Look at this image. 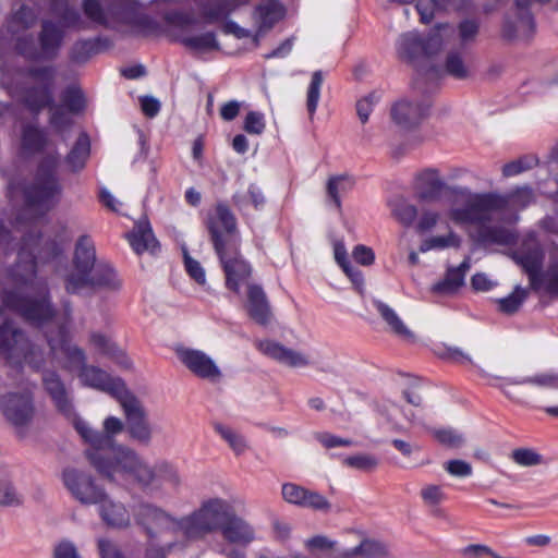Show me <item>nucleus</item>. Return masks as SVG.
I'll return each mask as SVG.
<instances>
[{
    "label": "nucleus",
    "mask_w": 558,
    "mask_h": 558,
    "mask_svg": "<svg viewBox=\"0 0 558 558\" xmlns=\"http://www.w3.org/2000/svg\"><path fill=\"white\" fill-rule=\"evenodd\" d=\"M56 163V159L44 161L34 181L24 190L26 207L16 219L13 231L22 234V243L17 248V263L10 270L16 288L4 292L3 303L33 325H54L56 330L46 331L52 359L63 369L78 373L86 365V354L70 340L66 326L72 313L70 303L63 305L64 322L57 324L47 284L36 279L37 260L48 262L58 257L71 241V232L63 222L54 225L51 232L45 235L38 230L39 219L57 205L61 194Z\"/></svg>",
    "instance_id": "f257e3e1"
},
{
    "label": "nucleus",
    "mask_w": 558,
    "mask_h": 558,
    "mask_svg": "<svg viewBox=\"0 0 558 558\" xmlns=\"http://www.w3.org/2000/svg\"><path fill=\"white\" fill-rule=\"evenodd\" d=\"M75 427L87 445L88 461L109 481H116V475L120 474L144 490L161 482L174 488L180 485V474L172 463L161 460L150 465L135 450L117 444L114 437L123 430L120 418L108 416L104 430H96L81 420L75 422Z\"/></svg>",
    "instance_id": "f03ea898"
},
{
    "label": "nucleus",
    "mask_w": 558,
    "mask_h": 558,
    "mask_svg": "<svg viewBox=\"0 0 558 558\" xmlns=\"http://www.w3.org/2000/svg\"><path fill=\"white\" fill-rule=\"evenodd\" d=\"M230 510L231 507L226 500L211 498L202 502L192 513L175 518L160 507L144 504L137 511V519L151 537L160 533H181L185 541L192 542L203 539L214 531H221Z\"/></svg>",
    "instance_id": "7ed1b4c3"
},
{
    "label": "nucleus",
    "mask_w": 558,
    "mask_h": 558,
    "mask_svg": "<svg viewBox=\"0 0 558 558\" xmlns=\"http://www.w3.org/2000/svg\"><path fill=\"white\" fill-rule=\"evenodd\" d=\"M453 197L449 218L459 226L477 228L475 241L482 245H508L513 234L500 227H489L495 216L505 211L507 199L495 192L473 193L466 186L454 185L448 189Z\"/></svg>",
    "instance_id": "20e7f679"
},
{
    "label": "nucleus",
    "mask_w": 558,
    "mask_h": 558,
    "mask_svg": "<svg viewBox=\"0 0 558 558\" xmlns=\"http://www.w3.org/2000/svg\"><path fill=\"white\" fill-rule=\"evenodd\" d=\"M206 227L223 269L226 286L239 293L241 286L247 283L252 275V266L241 254V236L236 219L229 206L218 203L207 215Z\"/></svg>",
    "instance_id": "39448f33"
},
{
    "label": "nucleus",
    "mask_w": 558,
    "mask_h": 558,
    "mask_svg": "<svg viewBox=\"0 0 558 558\" xmlns=\"http://www.w3.org/2000/svg\"><path fill=\"white\" fill-rule=\"evenodd\" d=\"M0 353L10 364L20 365L23 359L36 371H39L46 362L44 351L38 345L31 343L24 332L9 322L0 326Z\"/></svg>",
    "instance_id": "423d86ee"
},
{
    "label": "nucleus",
    "mask_w": 558,
    "mask_h": 558,
    "mask_svg": "<svg viewBox=\"0 0 558 558\" xmlns=\"http://www.w3.org/2000/svg\"><path fill=\"white\" fill-rule=\"evenodd\" d=\"M28 75L36 82V85L25 88L23 102L27 109L38 114L46 107L53 102L54 70L52 66L32 68Z\"/></svg>",
    "instance_id": "0eeeda50"
},
{
    "label": "nucleus",
    "mask_w": 558,
    "mask_h": 558,
    "mask_svg": "<svg viewBox=\"0 0 558 558\" xmlns=\"http://www.w3.org/2000/svg\"><path fill=\"white\" fill-rule=\"evenodd\" d=\"M119 402L125 415V428L129 437L140 445L149 446L154 428L143 403L130 391L122 396Z\"/></svg>",
    "instance_id": "6e6552de"
},
{
    "label": "nucleus",
    "mask_w": 558,
    "mask_h": 558,
    "mask_svg": "<svg viewBox=\"0 0 558 558\" xmlns=\"http://www.w3.org/2000/svg\"><path fill=\"white\" fill-rule=\"evenodd\" d=\"M1 409L5 420L21 433L35 415L33 393L29 390L10 392L2 398Z\"/></svg>",
    "instance_id": "1a4fd4ad"
},
{
    "label": "nucleus",
    "mask_w": 558,
    "mask_h": 558,
    "mask_svg": "<svg viewBox=\"0 0 558 558\" xmlns=\"http://www.w3.org/2000/svg\"><path fill=\"white\" fill-rule=\"evenodd\" d=\"M63 483L71 495L83 505H96L105 500L106 492L94 478L82 471L70 469L63 472Z\"/></svg>",
    "instance_id": "9d476101"
},
{
    "label": "nucleus",
    "mask_w": 558,
    "mask_h": 558,
    "mask_svg": "<svg viewBox=\"0 0 558 558\" xmlns=\"http://www.w3.org/2000/svg\"><path fill=\"white\" fill-rule=\"evenodd\" d=\"M121 287V280L117 272L109 265H98L88 275L68 276L65 280V290L69 293L76 294L85 289L106 288L118 290Z\"/></svg>",
    "instance_id": "9b49d317"
},
{
    "label": "nucleus",
    "mask_w": 558,
    "mask_h": 558,
    "mask_svg": "<svg viewBox=\"0 0 558 558\" xmlns=\"http://www.w3.org/2000/svg\"><path fill=\"white\" fill-rule=\"evenodd\" d=\"M179 361L196 377L218 381L222 373L216 362L204 351L179 347L175 349Z\"/></svg>",
    "instance_id": "f8f14e48"
},
{
    "label": "nucleus",
    "mask_w": 558,
    "mask_h": 558,
    "mask_svg": "<svg viewBox=\"0 0 558 558\" xmlns=\"http://www.w3.org/2000/svg\"><path fill=\"white\" fill-rule=\"evenodd\" d=\"M77 376L83 386L107 392L119 401L129 392L121 378L112 377L106 371L94 365L86 364Z\"/></svg>",
    "instance_id": "ddd939ff"
},
{
    "label": "nucleus",
    "mask_w": 558,
    "mask_h": 558,
    "mask_svg": "<svg viewBox=\"0 0 558 558\" xmlns=\"http://www.w3.org/2000/svg\"><path fill=\"white\" fill-rule=\"evenodd\" d=\"M430 101L427 98H403L391 108L392 120L402 129L417 126L427 116Z\"/></svg>",
    "instance_id": "4468645a"
},
{
    "label": "nucleus",
    "mask_w": 558,
    "mask_h": 558,
    "mask_svg": "<svg viewBox=\"0 0 558 558\" xmlns=\"http://www.w3.org/2000/svg\"><path fill=\"white\" fill-rule=\"evenodd\" d=\"M41 380L45 391L51 398L58 411L66 417H73V426H75L77 420L82 421L74 413L70 390L65 387L60 375L54 371H44ZM85 423L89 426L86 421ZM75 430L77 432V429Z\"/></svg>",
    "instance_id": "2eb2a0df"
},
{
    "label": "nucleus",
    "mask_w": 558,
    "mask_h": 558,
    "mask_svg": "<svg viewBox=\"0 0 558 558\" xmlns=\"http://www.w3.org/2000/svg\"><path fill=\"white\" fill-rule=\"evenodd\" d=\"M449 187L434 168L424 169L415 177V198L418 202H435L444 191L449 193Z\"/></svg>",
    "instance_id": "dca6fc26"
},
{
    "label": "nucleus",
    "mask_w": 558,
    "mask_h": 558,
    "mask_svg": "<svg viewBox=\"0 0 558 558\" xmlns=\"http://www.w3.org/2000/svg\"><path fill=\"white\" fill-rule=\"evenodd\" d=\"M256 347L263 354L286 366L300 368L311 365V360L306 354L287 348L279 342L264 340L258 341Z\"/></svg>",
    "instance_id": "f3484780"
},
{
    "label": "nucleus",
    "mask_w": 558,
    "mask_h": 558,
    "mask_svg": "<svg viewBox=\"0 0 558 558\" xmlns=\"http://www.w3.org/2000/svg\"><path fill=\"white\" fill-rule=\"evenodd\" d=\"M284 14V7L277 0H268L258 4L254 9L253 20L257 26V33L254 35V41L256 45L259 43V37L270 31L280 20H282Z\"/></svg>",
    "instance_id": "a211bd4d"
},
{
    "label": "nucleus",
    "mask_w": 558,
    "mask_h": 558,
    "mask_svg": "<svg viewBox=\"0 0 558 558\" xmlns=\"http://www.w3.org/2000/svg\"><path fill=\"white\" fill-rule=\"evenodd\" d=\"M144 504L145 502H142L134 507L133 517L135 519V522L144 529L149 539L146 549V557L167 558L170 551L179 544V536H181V533H177L175 535H173L172 533H160L158 536L151 537L146 526L137 519V511Z\"/></svg>",
    "instance_id": "6ab92c4d"
},
{
    "label": "nucleus",
    "mask_w": 558,
    "mask_h": 558,
    "mask_svg": "<svg viewBox=\"0 0 558 558\" xmlns=\"http://www.w3.org/2000/svg\"><path fill=\"white\" fill-rule=\"evenodd\" d=\"M126 238L131 247L138 255L145 252L156 254L159 251V243L147 220L137 221Z\"/></svg>",
    "instance_id": "aec40b11"
},
{
    "label": "nucleus",
    "mask_w": 558,
    "mask_h": 558,
    "mask_svg": "<svg viewBox=\"0 0 558 558\" xmlns=\"http://www.w3.org/2000/svg\"><path fill=\"white\" fill-rule=\"evenodd\" d=\"M96 251L90 236L82 235L75 244L74 251V271L69 276H85L88 275L95 266Z\"/></svg>",
    "instance_id": "412c9836"
},
{
    "label": "nucleus",
    "mask_w": 558,
    "mask_h": 558,
    "mask_svg": "<svg viewBox=\"0 0 558 558\" xmlns=\"http://www.w3.org/2000/svg\"><path fill=\"white\" fill-rule=\"evenodd\" d=\"M221 533L226 541L239 545H247L255 537L253 527L243 519L233 515L231 510L221 526Z\"/></svg>",
    "instance_id": "4be33fe9"
},
{
    "label": "nucleus",
    "mask_w": 558,
    "mask_h": 558,
    "mask_svg": "<svg viewBox=\"0 0 558 558\" xmlns=\"http://www.w3.org/2000/svg\"><path fill=\"white\" fill-rule=\"evenodd\" d=\"M247 311L257 324L267 325L270 320V306L263 288L258 284L247 286Z\"/></svg>",
    "instance_id": "5701e85b"
},
{
    "label": "nucleus",
    "mask_w": 558,
    "mask_h": 558,
    "mask_svg": "<svg viewBox=\"0 0 558 558\" xmlns=\"http://www.w3.org/2000/svg\"><path fill=\"white\" fill-rule=\"evenodd\" d=\"M496 383H490L492 386H495L508 397L512 399L511 393L506 390V385H533L539 388H550L558 389V374L555 373H541L533 376H527L519 379L514 378H506L502 379L505 384L499 383L501 379L498 377L493 378Z\"/></svg>",
    "instance_id": "b1692460"
},
{
    "label": "nucleus",
    "mask_w": 558,
    "mask_h": 558,
    "mask_svg": "<svg viewBox=\"0 0 558 558\" xmlns=\"http://www.w3.org/2000/svg\"><path fill=\"white\" fill-rule=\"evenodd\" d=\"M99 513L104 522L112 527H126L130 524V514L121 502H116L106 495L99 502Z\"/></svg>",
    "instance_id": "393cba45"
},
{
    "label": "nucleus",
    "mask_w": 558,
    "mask_h": 558,
    "mask_svg": "<svg viewBox=\"0 0 558 558\" xmlns=\"http://www.w3.org/2000/svg\"><path fill=\"white\" fill-rule=\"evenodd\" d=\"M515 259L527 274L532 288L537 289L538 281L542 278L541 269L544 260L542 250L535 247L527 252H519Z\"/></svg>",
    "instance_id": "a878e982"
},
{
    "label": "nucleus",
    "mask_w": 558,
    "mask_h": 558,
    "mask_svg": "<svg viewBox=\"0 0 558 558\" xmlns=\"http://www.w3.org/2000/svg\"><path fill=\"white\" fill-rule=\"evenodd\" d=\"M63 38L62 29L50 21H44L41 32L39 34V43L41 52L47 58H52L57 54Z\"/></svg>",
    "instance_id": "bb28decb"
},
{
    "label": "nucleus",
    "mask_w": 558,
    "mask_h": 558,
    "mask_svg": "<svg viewBox=\"0 0 558 558\" xmlns=\"http://www.w3.org/2000/svg\"><path fill=\"white\" fill-rule=\"evenodd\" d=\"M397 51L402 60L413 61L420 56L425 54V44L417 33L409 32L399 37Z\"/></svg>",
    "instance_id": "cd10ccee"
},
{
    "label": "nucleus",
    "mask_w": 558,
    "mask_h": 558,
    "mask_svg": "<svg viewBox=\"0 0 558 558\" xmlns=\"http://www.w3.org/2000/svg\"><path fill=\"white\" fill-rule=\"evenodd\" d=\"M37 17L38 13L35 12L34 9L28 8L26 5H21V8L16 12H14L10 20L8 21L5 29L0 31V36L4 37L5 32L11 34L12 36H15L20 32H23L33 26Z\"/></svg>",
    "instance_id": "c85d7f7f"
},
{
    "label": "nucleus",
    "mask_w": 558,
    "mask_h": 558,
    "mask_svg": "<svg viewBox=\"0 0 558 558\" xmlns=\"http://www.w3.org/2000/svg\"><path fill=\"white\" fill-rule=\"evenodd\" d=\"M48 144V136L45 130L34 125L26 124L22 130L21 145L22 149L29 154L41 151Z\"/></svg>",
    "instance_id": "c756f323"
},
{
    "label": "nucleus",
    "mask_w": 558,
    "mask_h": 558,
    "mask_svg": "<svg viewBox=\"0 0 558 558\" xmlns=\"http://www.w3.org/2000/svg\"><path fill=\"white\" fill-rule=\"evenodd\" d=\"M89 344L104 355L117 357L119 363L124 367L131 365L129 359L123 352L119 351L116 343L108 336L101 332H92L89 336Z\"/></svg>",
    "instance_id": "7c9ffc66"
},
{
    "label": "nucleus",
    "mask_w": 558,
    "mask_h": 558,
    "mask_svg": "<svg viewBox=\"0 0 558 558\" xmlns=\"http://www.w3.org/2000/svg\"><path fill=\"white\" fill-rule=\"evenodd\" d=\"M464 282V274L459 269H448L442 280L434 283L430 292L437 296L454 294Z\"/></svg>",
    "instance_id": "2f4dec72"
},
{
    "label": "nucleus",
    "mask_w": 558,
    "mask_h": 558,
    "mask_svg": "<svg viewBox=\"0 0 558 558\" xmlns=\"http://www.w3.org/2000/svg\"><path fill=\"white\" fill-rule=\"evenodd\" d=\"M232 202L240 211H244L250 205L259 210L264 207L266 198L257 185L251 184L246 192L235 193Z\"/></svg>",
    "instance_id": "473e14b6"
},
{
    "label": "nucleus",
    "mask_w": 558,
    "mask_h": 558,
    "mask_svg": "<svg viewBox=\"0 0 558 558\" xmlns=\"http://www.w3.org/2000/svg\"><path fill=\"white\" fill-rule=\"evenodd\" d=\"M89 138L87 134L83 133L78 136L73 148L66 157V162L69 163L72 171H80L85 167V163L89 157Z\"/></svg>",
    "instance_id": "72a5a7b5"
},
{
    "label": "nucleus",
    "mask_w": 558,
    "mask_h": 558,
    "mask_svg": "<svg viewBox=\"0 0 558 558\" xmlns=\"http://www.w3.org/2000/svg\"><path fill=\"white\" fill-rule=\"evenodd\" d=\"M454 34V28L449 24H439L429 33L428 37L423 40L425 44V56L437 53L444 46L445 41Z\"/></svg>",
    "instance_id": "f704fd0d"
},
{
    "label": "nucleus",
    "mask_w": 558,
    "mask_h": 558,
    "mask_svg": "<svg viewBox=\"0 0 558 558\" xmlns=\"http://www.w3.org/2000/svg\"><path fill=\"white\" fill-rule=\"evenodd\" d=\"M180 41L190 50L206 52L219 50L220 46L214 32H206L199 35L185 36Z\"/></svg>",
    "instance_id": "c9c22d12"
},
{
    "label": "nucleus",
    "mask_w": 558,
    "mask_h": 558,
    "mask_svg": "<svg viewBox=\"0 0 558 558\" xmlns=\"http://www.w3.org/2000/svg\"><path fill=\"white\" fill-rule=\"evenodd\" d=\"M392 217L403 227H411L417 218V208L404 198H397L390 203Z\"/></svg>",
    "instance_id": "e433bc0d"
},
{
    "label": "nucleus",
    "mask_w": 558,
    "mask_h": 558,
    "mask_svg": "<svg viewBox=\"0 0 558 558\" xmlns=\"http://www.w3.org/2000/svg\"><path fill=\"white\" fill-rule=\"evenodd\" d=\"M354 181L348 175L329 178L327 182V194L337 209L341 208V195L352 190Z\"/></svg>",
    "instance_id": "4c0bfd02"
},
{
    "label": "nucleus",
    "mask_w": 558,
    "mask_h": 558,
    "mask_svg": "<svg viewBox=\"0 0 558 558\" xmlns=\"http://www.w3.org/2000/svg\"><path fill=\"white\" fill-rule=\"evenodd\" d=\"M375 306L396 335L404 339L413 338L411 330L403 324V322L391 307L380 301L376 302Z\"/></svg>",
    "instance_id": "58836bf2"
},
{
    "label": "nucleus",
    "mask_w": 558,
    "mask_h": 558,
    "mask_svg": "<svg viewBox=\"0 0 558 558\" xmlns=\"http://www.w3.org/2000/svg\"><path fill=\"white\" fill-rule=\"evenodd\" d=\"M239 4V0H210L204 5V15L209 22L227 17Z\"/></svg>",
    "instance_id": "ea45409f"
},
{
    "label": "nucleus",
    "mask_w": 558,
    "mask_h": 558,
    "mask_svg": "<svg viewBox=\"0 0 558 558\" xmlns=\"http://www.w3.org/2000/svg\"><path fill=\"white\" fill-rule=\"evenodd\" d=\"M461 238L453 231H449L444 235H434L424 240L420 246V251L425 253L432 250H445L449 247H459Z\"/></svg>",
    "instance_id": "a19ab883"
},
{
    "label": "nucleus",
    "mask_w": 558,
    "mask_h": 558,
    "mask_svg": "<svg viewBox=\"0 0 558 558\" xmlns=\"http://www.w3.org/2000/svg\"><path fill=\"white\" fill-rule=\"evenodd\" d=\"M323 82V72L320 70L315 71L312 74V78L306 93V109L311 119L314 117L318 107Z\"/></svg>",
    "instance_id": "79ce46f5"
},
{
    "label": "nucleus",
    "mask_w": 558,
    "mask_h": 558,
    "mask_svg": "<svg viewBox=\"0 0 558 558\" xmlns=\"http://www.w3.org/2000/svg\"><path fill=\"white\" fill-rule=\"evenodd\" d=\"M504 198L507 199V203L505 205V210L508 208H517V209H523L530 204H532L535 199L534 192L530 186H520L515 190L511 191L510 193L506 195H501Z\"/></svg>",
    "instance_id": "37998d69"
},
{
    "label": "nucleus",
    "mask_w": 558,
    "mask_h": 558,
    "mask_svg": "<svg viewBox=\"0 0 558 558\" xmlns=\"http://www.w3.org/2000/svg\"><path fill=\"white\" fill-rule=\"evenodd\" d=\"M510 458L515 464L523 468L537 466L545 462L544 457L537 450L529 447L513 449Z\"/></svg>",
    "instance_id": "c03bdc74"
},
{
    "label": "nucleus",
    "mask_w": 558,
    "mask_h": 558,
    "mask_svg": "<svg viewBox=\"0 0 558 558\" xmlns=\"http://www.w3.org/2000/svg\"><path fill=\"white\" fill-rule=\"evenodd\" d=\"M344 557L363 555L368 558H379L386 555V547L376 541H363L359 546L345 549L341 554Z\"/></svg>",
    "instance_id": "a18cd8bd"
},
{
    "label": "nucleus",
    "mask_w": 558,
    "mask_h": 558,
    "mask_svg": "<svg viewBox=\"0 0 558 558\" xmlns=\"http://www.w3.org/2000/svg\"><path fill=\"white\" fill-rule=\"evenodd\" d=\"M215 430L228 442L236 456L246 451L247 442L245 438L232 428L222 424H215Z\"/></svg>",
    "instance_id": "49530a36"
},
{
    "label": "nucleus",
    "mask_w": 558,
    "mask_h": 558,
    "mask_svg": "<svg viewBox=\"0 0 558 558\" xmlns=\"http://www.w3.org/2000/svg\"><path fill=\"white\" fill-rule=\"evenodd\" d=\"M23 495L8 480L0 481V506L19 507L23 504Z\"/></svg>",
    "instance_id": "de8ad7c7"
},
{
    "label": "nucleus",
    "mask_w": 558,
    "mask_h": 558,
    "mask_svg": "<svg viewBox=\"0 0 558 558\" xmlns=\"http://www.w3.org/2000/svg\"><path fill=\"white\" fill-rule=\"evenodd\" d=\"M525 296L526 291L517 287L510 295L498 300V308L500 312L511 315L520 308Z\"/></svg>",
    "instance_id": "09e8293b"
},
{
    "label": "nucleus",
    "mask_w": 558,
    "mask_h": 558,
    "mask_svg": "<svg viewBox=\"0 0 558 558\" xmlns=\"http://www.w3.org/2000/svg\"><path fill=\"white\" fill-rule=\"evenodd\" d=\"M446 72L458 80H464L468 77L469 72L463 62L460 52L451 51L448 53L446 63Z\"/></svg>",
    "instance_id": "8fccbe9b"
},
{
    "label": "nucleus",
    "mask_w": 558,
    "mask_h": 558,
    "mask_svg": "<svg viewBox=\"0 0 558 558\" xmlns=\"http://www.w3.org/2000/svg\"><path fill=\"white\" fill-rule=\"evenodd\" d=\"M537 163L534 156H524L517 160L510 161L502 167V174L506 178L518 175L524 171L532 169Z\"/></svg>",
    "instance_id": "3c124183"
},
{
    "label": "nucleus",
    "mask_w": 558,
    "mask_h": 558,
    "mask_svg": "<svg viewBox=\"0 0 558 558\" xmlns=\"http://www.w3.org/2000/svg\"><path fill=\"white\" fill-rule=\"evenodd\" d=\"M430 433L438 442L450 448H459L464 442L463 436L452 428H434Z\"/></svg>",
    "instance_id": "603ef678"
},
{
    "label": "nucleus",
    "mask_w": 558,
    "mask_h": 558,
    "mask_svg": "<svg viewBox=\"0 0 558 558\" xmlns=\"http://www.w3.org/2000/svg\"><path fill=\"white\" fill-rule=\"evenodd\" d=\"M61 100L72 113H77L84 108V97L77 87L70 86L65 88L61 95Z\"/></svg>",
    "instance_id": "864d4df0"
},
{
    "label": "nucleus",
    "mask_w": 558,
    "mask_h": 558,
    "mask_svg": "<svg viewBox=\"0 0 558 558\" xmlns=\"http://www.w3.org/2000/svg\"><path fill=\"white\" fill-rule=\"evenodd\" d=\"M243 129L251 135H262L266 129L265 116L258 111L247 112Z\"/></svg>",
    "instance_id": "5fc2aeb1"
},
{
    "label": "nucleus",
    "mask_w": 558,
    "mask_h": 558,
    "mask_svg": "<svg viewBox=\"0 0 558 558\" xmlns=\"http://www.w3.org/2000/svg\"><path fill=\"white\" fill-rule=\"evenodd\" d=\"M343 463L347 466L361 470V471H372L376 469L378 465V460L376 457L372 454H355L351 457H347L343 460Z\"/></svg>",
    "instance_id": "6e6d98bb"
},
{
    "label": "nucleus",
    "mask_w": 558,
    "mask_h": 558,
    "mask_svg": "<svg viewBox=\"0 0 558 558\" xmlns=\"http://www.w3.org/2000/svg\"><path fill=\"white\" fill-rule=\"evenodd\" d=\"M480 24L476 20L466 19L459 23L458 35L462 45L473 43L478 34Z\"/></svg>",
    "instance_id": "4d7b16f0"
},
{
    "label": "nucleus",
    "mask_w": 558,
    "mask_h": 558,
    "mask_svg": "<svg viewBox=\"0 0 558 558\" xmlns=\"http://www.w3.org/2000/svg\"><path fill=\"white\" fill-rule=\"evenodd\" d=\"M97 43L94 40H80L72 48L71 57L75 62L87 61L96 52Z\"/></svg>",
    "instance_id": "13d9d810"
},
{
    "label": "nucleus",
    "mask_w": 558,
    "mask_h": 558,
    "mask_svg": "<svg viewBox=\"0 0 558 558\" xmlns=\"http://www.w3.org/2000/svg\"><path fill=\"white\" fill-rule=\"evenodd\" d=\"M50 125L58 132H63L71 126L72 119L61 106L52 105L50 108Z\"/></svg>",
    "instance_id": "bf43d9fd"
},
{
    "label": "nucleus",
    "mask_w": 558,
    "mask_h": 558,
    "mask_svg": "<svg viewBox=\"0 0 558 558\" xmlns=\"http://www.w3.org/2000/svg\"><path fill=\"white\" fill-rule=\"evenodd\" d=\"M306 489L294 483H286L282 485L281 494L287 502L302 507Z\"/></svg>",
    "instance_id": "052dcab7"
},
{
    "label": "nucleus",
    "mask_w": 558,
    "mask_h": 558,
    "mask_svg": "<svg viewBox=\"0 0 558 558\" xmlns=\"http://www.w3.org/2000/svg\"><path fill=\"white\" fill-rule=\"evenodd\" d=\"M539 286H543L548 293L558 295V263L549 265L547 270L542 274Z\"/></svg>",
    "instance_id": "680f3d73"
},
{
    "label": "nucleus",
    "mask_w": 558,
    "mask_h": 558,
    "mask_svg": "<svg viewBox=\"0 0 558 558\" xmlns=\"http://www.w3.org/2000/svg\"><path fill=\"white\" fill-rule=\"evenodd\" d=\"M302 507L316 511H329L330 502L319 493L306 489Z\"/></svg>",
    "instance_id": "e2e57ef3"
},
{
    "label": "nucleus",
    "mask_w": 558,
    "mask_h": 558,
    "mask_svg": "<svg viewBox=\"0 0 558 558\" xmlns=\"http://www.w3.org/2000/svg\"><path fill=\"white\" fill-rule=\"evenodd\" d=\"M444 2H437V0H420L416 3V11L420 14L422 23H429L436 12H439V7H444Z\"/></svg>",
    "instance_id": "0e129e2a"
},
{
    "label": "nucleus",
    "mask_w": 558,
    "mask_h": 558,
    "mask_svg": "<svg viewBox=\"0 0 558 558\" xmlns=\"http://www.w3.org/2000/svg\"><path fill=\"white\" fill-rule=\"evenodd\" d=\"M83 9L85 15L97 24H106V13L99 0H84Z\"/></svg>",
    "instance_id": "69168bd1"
},
{
    "label": "nucleus",
    "mask_w": 558,
    "mask_h": 558,
    "mask_svg": "<svg viewBox=\"0 0 558 558\" xmlns=\"http://www.w3.org/2000/svg\"><path fill=\"white\" fill-rule=\"evenodd\" d=\"M378 100L379 96L376 93H371L357 101L356 112L362 123L367 122L373 107Z\"/></svg>",
    "instance_id": "338daca9"
},
{
    "label": "nucleus",
    "mask_w": 558,
    "mask_h": 558,
    "mask_svg": "<svg viewBox=\"0 0 558 558\" xmlns=\"http://www.w3.org/2000/svg\"><path fill=\"white\" fill-rule=\"evenodd\" d=\"M53 558H81V556L72 542L63 539L54 546Z\"/></svg>",
    "instance_id": "774afa93"
}]
</instances>
